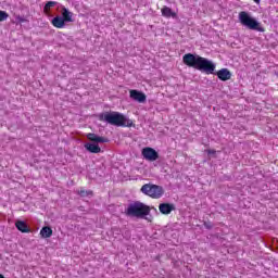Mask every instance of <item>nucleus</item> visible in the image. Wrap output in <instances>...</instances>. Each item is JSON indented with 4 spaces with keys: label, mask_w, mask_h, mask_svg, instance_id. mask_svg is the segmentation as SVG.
Wrapping results in <instances>:
<instances>
[{
    "label": "nucleus",
    "mask_w": 278,
    "mask_h": 278,
    "mask_svg": "<svg viewBox=\"0 0 278 278\" xmlns=\"http://www.w3.org/2000/svg\"><path fill=\"white\" fill-rule=\"evenodd\" d=\"M182 62L186 66L201 71V73H205L206 75H214V71H216V64L214 62L199 54L187 53L182 56Z\"/></svg>",
    "instance_id": "1"
},
{
    "label": "nucleus",
    "mask_w": 278,
    "mask_h": 278,
    "mask_svg": "<svg viewBox=\"0 0 278 278\" xmlns=\"http://www.w3.org/2000/svg\"><path fill=\"white\" fill-rule=\"evenodd\" d=\"M99 121L114 127H132L134 122L116 111L104 112L99 115Z\"/></svg>",
    "instance_id": "2"
},
{
    "label": "nucleus",
    "mask_w": 278,
    "mask_h": 278,
    "mask_svg": "<svg viewBox=\"0 0 278 278\" xmlns=\"http://www.w3.org/2000/svg\"><path fill=\"white\" fill-rule=\"evenodd\" d=\"M151 214V207L142 202L130 203L126 210V216H132L134 218H146V220H151L146 216Z\"/></svg>",
    "instance_id": "3"
},
{
    "label": "nucleus",
    "mask_w": 278,
    "mask_h": 278,
    "mask_svg": "<svg viewBox=\"0 0 278 278\" xmlns=\"http://www.w3.org/2000/svg\"><path fill=\"white\" fill-rule=\"evenodd\" d=\"M239 23H241L243 27H247L248 29H252L253 31H261V33L266 31V29H264L262 24L245 11H241L239 13Z\"/></svg>",
    "instance_id": "4"
},
{
    "label": "nucleus",
    "mask_w": 278,
    "mask_h": 278,
    "mask_svg": "<svg viewBox=\"0 0 278 278\" xmlns=\"http://www.w3.org/2000/svg\"><path fill=\"white\" fill-rule=\"evenodd\" d=\"M142 194L151 199H162L164 197V188L162 186L146 184L141 187Z\"/></svg>",
    "instance_id": "5"
},
{
    "label": "nucleus",
    "mask_w": 278,
    "mask_h": 278,
    "mask_svg": "<svg viewBox=\"0 0 278 278\" xmlns=\"http://www.w3.org/2000/svg\"><path fill=\"white\" fill-rule=\"evenodd\" d=\"M141 155H143L144 160L148 162H155V160H160V154L153 148H143Z\"/></svg>",
    "instance_id": "6"
},
{
    "label": "nucleus",
    "mask_w": 278,
    "mask_h": 278,
    "mask_svg": "<svg viewBox=\"0 0 278 278\" xmlns=\"http://www.w3.org/2000/svg\"><path fill=\"white\" fill-rule=\"evenodd\" d=\"M130 98H132L134 101H138V103H144L147 101V96L138 90H130Z\"/></svg>",
    "instance_id": "7"
},
{
    "label": "nucleus",
    "mask_w": 278,
    "mask_h": 278,
    "mask_svg": "<svg viewBox=\"0 0 278 278\" xmlns=\"http://www.w3.org/2000/svg\"><path fill=\"white\" fill-rule=\"evenodd\" d=\"M159 211L161 214L168 215L170 212H175V204L170 203H161L159 205Z\"/></svg>",
    "instance_id": "8"
},
{
    "label": "nucleus",
    "mask_w": 278,
    "mask_h": 278,
    "mask_svg": "<svg viewBox=\"0 0 278 278\" xmlns=\"http://www.w3.org/2000/svg\"><path fill=\"white\" fill-rule=\"evenodd\" d=\"M87 138H88V140H90L91 142H97V143L110 142V139H109V138L100 137L99 135L92 134V132H89V134L87 135Z\"/></svg>",
    "instance_id": "9"
},
{
    "label": "nucleus",
    "mask_w": 278,
    "mask_h": 278,
    "mask_svg": "<svg viewBox=\"0 0 278 278\" xmlns=\"http://www.w3.org/2000/svg\"><path fill=\"white\" fill-rule=\"evenodd\" d=\"M217 77L222 81H229V79H231V72L227 68H222L217 72Z\"/></svg>",
    "instance_id": "10"
},
{
    "label": "nucleus",
    "mask_w": 278,
    "mask_h": 278,
    "mask_svg": "<svg viewBox=\"0 0 278 278\" xmlns=\"http://www.w3.org/2000/svg\"><path fill=\"white\" fill-rule=\"evenodd\" d=\"M161 12L162 16H165V18H177V13L173 12L172 8L163 7Z\"/></svg>",
    "instance_id": "11"
},
{
    "label": "nucleus",
    "mask_w": 278,
    "mask_h": 278,
    "mask_svg": "<svg viewBox=\"0 0 278 278\" xmlns=\"http://www.w3.org/2000/svg\"><path fill=\"white\" fill-rule=\"evenodd\" d=\"M52 25L58 29H62V27L66 25V22L64 21V17L55 16L54 18H52Z\"/></svg>",
    "instance_id": "12"
},
{
    "label": "nucleus",
    "mask_w": 278,
    "mask_h": 278,
    "mask_svg": "<svg viewBox=\"0 0 278 278\" xmlns=\"http://www.w3.org/2000/svg\"><path fill=\"white\" fill-rule=\"evenodd\" d=\"M65 23H73V13L66 8H62V16Z\"/></svg>",
    "instance_id": "13"
},
{
    "label": "nucleus",
    "mask_w": 278,
    "mask_h": 278,
    "mask_svg": "<svg viewBox=\"0 0 278 278\" xmlns=\"http://www.w3.org/2000/svg\"><path fill=\"white\" fill-rule=\"evenodd\" d=\"M15 227L16 229H18V231H21L22 233H29V227L27 226V224L23 220H17L15 223Z\"/></svg>",
    "instance_id": "14"
},
{
    "label": "nucleus",
    "mask_w": 278,
    "mask_h": 278,
    "mask_svg": "<svg viewBox=\"0 0 278 278\" xmlns=\"http://www.w3.org/2000/svg\"><path fill=\"white\" fill-rule=\"evenodd\" d=\"M85 149L89 151V153H101V148L97 143H85Z\"/></svg>",
    "instance_id": "15"
},
{
    "label": "nucleus",
    "mask_w": 278,
    "mask_h": 278,
    "mask_svg": "<svg viewBox=\"0 0 278 278\" xmlns=\"http://www.w3.org/2000/svg\"><path fill=\"white\" fill-rule=\"evenodd\" d=\"M40 236L41 238H51V236H53V229H51L49 226H45L40 230Z\"/></svg>",
    "instance_id": "16"
},
{
    "label": "nucleus",
    "mask_w": 278,
    "mask_h": 278,
    "mask_svg": "<svg viewBox=\"0 0 278 278\" xmlns=\"http://www.w3.org/2000/svg\"><path fill=\"white\" fill-rule=\"evenodd\" d=\"M54 5H58V2L55 1H48L43 8V12H46V14L49 13V9L50 8H54Z\"/></svg>",
    "instance_id": "17"
},
{
    "label": "nucleus",
    "mask_w": 278,
    "mask_h": 278,
    "mask_svg": "<svg viewBox=\"0 0 278 278\" xmlns=\"http://www.w3.org/2000/svg\"><path fill=\"white\" fill-rule=\"evenodd\" d=\"M9 16L10 15L8 14V12L0 10V23L3 22V21H8Z\"/></svg>",
    "instance_id": "18"
},
{
    "label": "nucleus",
    "mask_w": 278,
    "mask_h": 278,
    "mask_svg": "<svg viewBox=\"0 0 278 278\" xmlns=\"http://www.w3.org/2000/svg\"><path fill=\"white\" fill-rule=\"evenodd\" d=\"M79 197L86 198L92 195V191L80 190L78 191Z\"/></svg>",
    "instance_id": "19"
},
{
    "label": "nucleus",
    "mask_w": 278,
    "mask_h": 278,
    "mask_svg": "<svg viewBox=\"0 0 278 278\" xmlns=\"http://www.w3.org/2000/svg\"><path fill=\"white\" fill-rule=\"evenodd\" d=\"M204 227L205 229H212L214 225L212 224V222H204Z\"/></svg>",
    "instance_id": "20"
},
{
    "label": "nucleus",
    "mask_w": 278,
    "mask_h": 278,
    "mask_svg": "<svg viewBox=\"0 0 278 278\" xmlns=\"http://www.w3.org/2000/svg\"><path fill=\"white\" fill-rule=\"evenodd\" d=\"M208 155H214L216 153V150H207Z\"/></svg>",
    "instance_id": "21"
},
{
    "label": "nucleus",
    "mask_w": 278,
    "mask_h": 278,
    "mask_svg": "<svg viewBox=\"0 0 278 278\" xmlns=\"http://www.w3.org/2000/svg\"><path fill=\"white\" fill-rule=\"evenodd\" d=\"M261 0H254V3H260Z\"/></svg>",
    "instance_id": "22"
},
{
    "label": "nucleus",
    "mask_w": 278,
    "mask_h": 278,
    "mask_svg": "<svg viewBox=\"0 0 278 278\" xmlns=\"http://www.w3.org/2000/svg\"><path fill=\"white\" fill-rule=\"evenodd\" d=\"M20 23H23V18H20Z\"/></svg>",
    "instance_id": "23"
}]
</instances>
